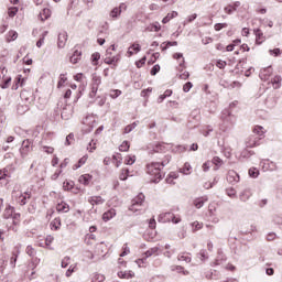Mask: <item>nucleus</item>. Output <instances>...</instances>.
Here are the masks:
<instances>
[{
    "mask_svg": "<svg viewBox=\"0 0 282 282\" xmlns=\"http://www.w3.org/2000/svg\"><path fill=\"white\" fill-rule=\"evenodd\" d=\"M147 173L150 177H152V182L158 184L160 180H162V167L160 166V162H152L147 165Z\"/></svg>",
    "mask_w": 282,
    "mask_h": 282,
    "instance_id": "obj_1",
    "label": "nucleus"
},
{
    "mask_svg": "<svg viewBox=\"0 0 282 282\" xmlns=\"http://www.w3.org/2000/svg\"><path fill=\"white\" fill-rule=\"evenodd\" d=\"M220 119L223 120V124H220L221 131H226V129L234 127L235 122H237V117L229 109L223 110Z\"/></svg>",
    "mask_w": 282,
    "mask_h": 282,
    "instance_id": "obj_2",
    "label": "nucleus"
},
{
    "mask_svg": "<svg viewBox=\"0 0 282 282\" xmlns=\"http://www.w3.org/2000/svg\"><path fill=\"white\" fill-rule=\"evenodd\" d=\"M12 197L20 206H25L28 199H31L32 194L30 192H21L19 189H13Z\"/></svg>",
    "mask_w": 282,
    "mask_h": 282,
    "instance_id": "obj_3",
    "label": "nucleus"
},
{
    "mask_svg": "<svg viewBox=\"0 0 282 282\" xmlns=\"http://www.w3.org/2000/svg\"><path fill=\"white\" fill-rule=\"evenodd\" d=\"M84 133H91L94 131V127H96V117L93 115L86 116L82 121Z\"/></svg>",
    "mask_w": 282,
    "mask_h": 282,
    "instance_id": "obj_4",
    "label": "nucleus"
},
{
    "mask_svg": "<svg viewBox=\"0 0 282 282\" xmlns=\"http://www.w3.org/2000/svg\"><path fill=\"white\" fill-rule=\"evenodd\" d=\"M144 194H139L137 197H134L132 199V203L129 207V210H131V213H138L139 210H142L143 205H144Z\"/></svg>",
    "mask_w": 282,
    "mask_h": 282,
    "instance_id": "obj_5",
    "label": "nucleus"
},
{
    "mask_svg": "<svg viewBox=\"0 0 282 282\" xmlns=\"http://www.w3.org/2000/svg\"><path fill=\"white\" fill-rule=\"evenodd\" d=\"M159 221H162L163 224H166L169 221H172V224H180L182 221V218L180 216H175V214L167 212L159 215Z\"/></svg>",
    "mask_w": 282,
    "mask_h": 282,
    "instance_id": "obj_6",
    "label": "nucleus"
},
{
    "mask_svg": "<svg viewBox=\"0 0 282 282\" xmlns=\"http://www.w3.org/2000/svg\"><path fill=\"white\" fill-rule=\"evenodd\" d=\"M101 84H102V78L98 75H93L89 98H96V94H98V88L100 87Z\"/></svg>",
    "mask_w": 282,
    "mask_h": 282,
    "instance_id": "obj_7",
    "label": "nucleus"
},
{
    "mask_svg": "<svg viewBox=\"0 0 282 282\" xmlns=\"http://www.w3.org/2000/svg\"><path fill=\"white\" fill-rule=\"evenodd\" d=\"M32 141H30V139H26L22 142V145L20 148V155L23 160H25V158L28 155H30V153H32Z\"/></svg>",
    "mask_w": 282,
    "mask_h": 282,
    "instance_id": "obj_8",
    "label": "nucleus"
},
{
    "mask_svg": "<svg viewBox=\"0 0 282 282\" xmlns=\"http://www.w3.org/2000/svg\"><path fill=\"white\" fill-rule=\"evenodd\" d=\"M0 80L3 82V84H1L0 87L2 89H8V85H10L12 78L8 77V68H6V66L0 67Z\"/></svg>",
    "mask_w": 282,
    "mask_h": 282,
    "instance_id": "obj_9",
    "label": "nucleus"
},
{
    "mask_svg": "<svg viewBox=\"0 0 282 282\" xmlns=\"http://www.w3.org/2000/svg\"><path fill=\"white\" fill-rule=\"evenodd\" d=\"M259 144H261V139L257 137V134H251L249 138L246 139V147L248 149L259 147Z\"/></svg>",
    "mask_w": 282,
    "mask_h": 282,
    "instance_id": "obj_10",
    "label": "nucleus"
},
{
    "mask_svg": "<svg viewBox=\"0 0 282 282\" xmlns=\"http://www.w3.org/2000/svg\"><path fill=\"white\" fill-rule=\"evenodd\" d=\"M263 171H278L279 166H276V163L270 160H262L260 162Z\"/></svg>",
    "mask_w": 282,
    "mask_h": 282,
    "instance_id": "obj_11",
    "label": "nucleus"
},
{
    "mask_svg": "<svg viewBox=\"0 0 282 282\" xmlns=\"http://www.w3.org/2000/svg\"><path fill=\"white\" fill-rule=\"evenodd\" d=\"M19 254H21V245H17L12 252V257L10 259L11 268H17V259H19Z\"/></svg>",
    "mask_w": 282,
    "mask_h": 282,
    "instance_id": "obj_12",
    "label": "nucleus"
},
{
    "mask_svg": "<svg viewBox=\"0 0 282 282\" xmlns=\"http://www.w3.org/2000/svg\"><path fill=\"white\" fill-rule=\"evenodd\" d=\"M122 10H127V4L126 3H121L119 7L113 8L110 11V18L111 19H118V17H120V14H122Z\"/></svg>",
    "mask_w": 282,
    "mask_h": 282,
    "instance_id": "obj_13",
    "label": "nucleus"
},
{
    "mask_svg": "<svg viewBox=\"0 0 282 282\" xmlns=\"http://www.w3.org/2000/svg\"><path fill=\"white\" fill-rule=\"evenodd\" d=\"M240 177L239 174L237 172H235V170H230L227 173V182L229 184H237L239 182Z\"/></svg>",
    "mask_w": 282,
    "mask_h": 282,
    "instance_id": "obj_14",
    "label": "nucleus"
},
{
    "mask_svg": "<svg viewBox=\"0 0 282 282\" xmlns=\"http://www.w3.org/2000/svg\"><path fill=\"white\" fill-rule=\"evenodd\" d=\"M88 202L91 204V206H102V204H105L102 196H91L88 198Z\"/></svg>",
    "mask_w": 282,
    "mask_h": 282,
    "instance_id": "obj_15",
    "label": "nucleus"
},
{
    "mask_svg": "<svg viewBox=\"0 0 282 282\" xmlns=\"http://www.w3.org/2000/svg\"><path fill=\"white\" fill-rule=\"evenodd\" d=\"M253 135H256L260 140H263V138H265V128L261 126H256L253 128Z\"/></svg>",
    "mask_w": 282,
    "mask_h": 282,
    "instance_id": "obj_16",
    "label": "nucleus"
},
{
    "mask_svg": "<svg viewBox=\"0 0 282 282\" xmlns=\"http://www.w3.org/2000/svg\"><path fill=\"white\" fill-rule=\"evenodd\" d=\"M272 76V67H267L260 70L259 77L261 80H268Z\"/></svg>",
    "mask_w": 282,
    "mask_h": 282,
    "instance_id": "obj_17",
    "label": "nucleus"
},
{
    "mask_svg": "<svg viewBox=\"0 0 282 282\" xmlns=\"http://www.w3.org/2000/svg\"><path fill=\"white\" fill-rule=\"evenodd\" d=\"M250 197H252V189L251 188L243 189L239 195L240 202H248V199H250Z\"/></svg>",
    "mask_w": 282,
    "mask_h": 282,
    "instance_id": "obj_18",
    "label": "nucleus"
},
{
    "mask_svg": "<svg viewBox=\"0 0 282 282\" xmlns=\"http://www.w3.org/2000/svg\"><path fill=\"white\" fill-rule=\"evenodd\" d=\"M206 202H208V196H202V197L195 198L193 204L195 208H203Z\"/></svg>",
    "mask_w": 282,
    "mask_h": 282,
    "instance_id": "obj_19",
    "label": "nucleus"
},
{
    "mask_svg": "<svg viewBox=\"0 0 282 282\" xmlns=\"http://www.w3.org/2000/svg\"><path fill=\"white\" fill-rule=\"evenodd\" d=\"M93 176L89 174H83L79 176L78 182L79 184H83L84 186H89V183L91 182Z\"/></svg>",
    "mask_w": 282,
    "mask_h": 282,
    "instance_id": "obj_20",
    "label": "nucleus"
},
{
    "mask_svg": "<svg viewBox=\"0 0 282 282\" xmlns=\"http://www.w3.org/2000/svg\"><path fill=\"white\" fill-rule=\"evenodd\" d=\"M113 217H116V209H113V208L105 212L102 215V219L105 221H111V219H113Z\"/></svg>",
    "mask_w": 282,
    "mask_h": 282,
    "instance_id": "obj_21",
    "label": "nucleus"
},
{
    "mask_svg": "<svg viewBox=\"0 0 282 282\" xmlns=\"http://www.w3.org/2000/svg\"><path fill=\"white\" fill-rule=\"evenodd\" d=\"M170 147H171V144L158 143L154 147L153 151H154V153H164V151H166Z\"/></svg>",
    "mask_w": 282,
    "mask_h": 282,
    "instance_id": "obj_22",
    "label": "nucleus"
},
{
    "mask_svg": "<svg viewBox=\"0 0 282 282\" xmlns=\"http://www.w3.org/2000/svg\"><path fill=\"white\" fill-rule=\"evenodd\" d=\"M57 213H69V205L65 202H61L56 205Z\"/></svg>",
    "mask_w": 282,
    "mask_h": 282,
    "instance_id": "obj_23",
    "label": "nucleus"
},
{
    "mask_svg": "<svg viewBox=\"0 0 282 282\" xmlns=\"http://www.w3.org/2000/svg\"><path fill=\"white\" fill-rule=\"evenodd\" d=\"M65 43H67V34L65 32L59 33L58 40H57V45L59 48L65 47Z\"/></svg>",
    "mask_w": 282,
    "mask_h": 282,
    "instance_id": "obj_24",
    "label": "nucleus"
},
{
    "mask_svg": "<svg viewBox=\"0 0 282 282\" xmlns=\"http://www.w3.org/2000/svg\"><path fill=\"white\" fill-rule=\"evenodd\" d=\"M160 252H162V249H160V247H153L150 248L144 256L149 259V257H153V254H155L156 257L160 254Z\"/></svg>",
    "mask_w": 282,
    "mask_h": 282,
    "instance_id": "obj_25",
    "label": "nucleus"
},
{
    "mask_svg": "<svg viewBox=\"0 0 282 282\" xmlns=\"http://www.w3.org/2000/svg\"><path fill=\"white\" fill-rule=\"evenodd\" d=\"M140 50H142V46H140V44L138 43H133L129 50H128V54L129 56H133V53L134 54H138V52H140Z\"/></svg>",
    "mask_w": 282,
    "mask_h": 282,
    "instance_id": "obj_26",
    "label": "nucleus"
},
{
    "mask_svg": "<svg viewBox=\"0 0 282 282\" xmlns=\"http://www.w3.org/2000/svg\"><path fill=\"white\" fill-rule=\"evenodd\" d=\"M254 34H256V43L258 45H261V43H263V41H265V37H263V32H261L260 29H256Z\"/></svg>",
    "mask_w": 282,
    "mask_h": 282,
    "instance_id": "obj_27",
    "label": "nucleus"
},
{
    "mask_svg": "<svg viewBox=\"0 0 282 282\" xmlns=\"http://www.w3.org/2000/svg\"><path fill=\"white\" fill-rule=\"evenodd\" d=\"M12 215H14V207L8 205L3 212L2 217L4 219H10V217H12Z\"/></svg>",
    "mask_w": 282,
    "mask_h": 282,
    "instance_id": "obj_28",
    "label": "nucleus"
},
{
    "mask_svg": "<svg viewBox=\"0 0 282 282\" xmlns=\"http://www.w3.org/2000/svg\"><path fill=\"white\" fill-rule=\"evenodd\" d=\"M52 17V10L45 8L42 12H40V19L41 21H47Z\"/></svg>",
    "mask_w": 282,
    "mask_h": 282,
    "instance_id": "obj_29",
    "label": "nucleus"
},
{
    "mask_svg": "<svg viewBox=\"0 0 282 282\" xmlns=\"http://www.w3.org/2000/svg\"><path fill=\"white\" fill-rule=\"evenodd\" d=\"M119 279H133L135 276V273L132 271H120L118 272Z\"/></svg>",
    "mask_w": 282,
    "mask_h": 282,
    "instance_id": "obj_30",
    "label": "nucleus"
},
{
    "mask_svg": "<svg viewBox=\"0 0 282 282\" xmlns=\"http://www.w3.org/2000/svg\"><path fill=\"white\" fill-rule=\"evenodd\" d=\"M118 61H120V55H116L112 57L108 56L104 59V63H106V65H116Z\"/></svg>",
    "mask_w": 282,
    "mask_h": 282,
    "instance_id": "obj_31",
    "label": "nucleus"
},
{
    "mask_svg": "<svg viewBox=\"0 0 282 282\" xmlns=\"http://www.w3.org/2000/svg\"><path fill=\"white\" fill-rule=\"evenodd\" d=\"M171 270L172 272H178V274H184L185 276L189 274V272L185 271L184 267L182 265H172Z\"/></svg>",
    "mask_w": 282,
    "mask_h": 282,
    "instance_id": "obj_32",
    "label": "nucleus"
},
{
    "mask_svg": "<svg viewBox=\"0 0 282 282\" xmlns=\"http://www.w3.org/2000/svg\"><path fill=\"white\" fill-rule=\"evenodd\" d=\"M88 156L84 155L82 159H79L78 163L73 165V171H78V169H80V166H84V164L87 163Z\"/></svg>",
    "mask_w": 282,
    "mask_h": 282,
    "instance_id": "obj_33",
    "label": "nucleus"
},
{
    "mask_svg": "<svg viewBox=\"0 0 282 282\" xmlns=\"http://www.w3.org/2000/svg\"><path fill=\"white\" fill-rule=\"evenodd\" d=\"M281 80H282V78H281V76L280 75H276L273 79H272V87H273V89H280V87H281Z\"/></svg>",
    "mask_w": 282,
    "mask_h": 282,
    "instance_id": "obj_34",
    "label": "nucleus"
},
{
    "mask_svg": "<svg viewBox=\"0 0 282 282\" xmlns=\"http://www.w3.org/2000/svg\"><path fill=\"white\" fill-rule=\"evenodd\" d=\"M80 56H82V53L79 51H75L70 56V63H73V65H76V63L80 61Z\"/></svg>",
    "mask_w": 282,
    "mask_h": 282,
    "instance_id": "obj_35",
    "label": "nucleus"
},
{
    "mask_svg": "<svg viewBox=\"0 0 282 282\" xmlns=\"http://www.w3.org/2000/svg\"><path fill=\"white\" fill-rule=\"evenodd\" d=\"M147 259L149 258L143 253V257L141 259L135 260L138 268H144L149 263Z\"/></svg>",
    "mask_w": 282,
    "mask_h": 282,
    "instance_id": "obj_36",
    "label": "nucleus"
},
{
    "mask_svg": "<svg viewBox=\"0 0 282 282\" xmlns=\"http://www.w3.org/2000/svg\"><path fill=\"white\" fill-rule=\"evenodd\" d=\"M177 14H178L177 11H172L171 13H167V15L163 18L162 23L164 24L169 23V21H171L172 19H175Z\"/></svg>",
    "mask_w": 282,
    "mask_h": 282,
    "instance_id": "obj_37",
    "label": "nucleus"
},
{
    "mask_svg": "<svg viewBox=\"0 0 282 282\" xmlns=\"http://www.w3.org/2000/svg\"><path fill=\"white\" fill-rule=\"evenodd\" d=\"M177 260L178 261H185V263H191V261H192L189 253H181V254H178Z\"/></svg>",
    "mask_w": 282,
    "mask_h": 282,
    "instance_id": "obj_38",
    "label": "nucleus"
},
{
    "mask_svg": "<svg viewBox=\"0 0 282 282\" xmlns=\"http://www.w3.org/2000/svg\"><path fill=\"white\" fill-rule=\"evenodd\" d=\"M20 98L22 100H25L26 102H30V100H32V95L28 90H22L20 94Z\"/></svg>",
    "mask_w": 282,
    "mask_h": 282,
    "instance_id": "obj_39",
    "label": "nucleus"
},
{
    "mask_svg": "<svg viewBox=\"0 0 282 282\" xmlns=\"http://www.w3.org/2000/svg\"><path fill=\"white\" fill-rule=\"evenodd\" d=\"M191 171H193L191 163H185L183 169H181V173H183V175H191Z\"/></svg>",
    "mask_w": 282,
    "mask_h": 282,
    "instance_id": "obj_40",
    "label": "nucleus"
},
{
    "mask_svg": "<svg viewBox=\"0 0 282 282\" xmlns=\"http://www.w3.org/2000/svg\"><path fill=\"white\" fill-rule=\"evenodd\" d=\"M72 108L68 109L67 111V108H64L63 111H62V118L63 120H69L72 118Z\"/></svg>",
    "mask_w": 282,
    "mask_h": 282,
    "instance_id": "obj_41",
    "label": "nucleus"
},
{
    "mask_svg": "<svg viewBox=\"0 0 282 282\" xmlns=\"http://www.w3.org/2000/svg\"><path fill=\"white\" fill-rule=\"evenodd\" d=\"M177 177H180V174H177L176 172H171L166 178L167 184H175L173 180H177Z\"/></svg>",
    "mask_w": 282,
    "mask_h": 282,
    "instance_id": "obj_42",
    "label": "nucleus"
},
{
    "mask_svg": "<svg viewBox=\"0 0 282 282\" xmlns=\"http://www.w3.org/2000/svg\"><path fill=\"white\" fill-rule=\"evenodd\" d=\"M19 39V33L17 31H9L7 41L10 43L11 41H17Z\"/></svg>",
    "mask_w": 282,
    "mask_h": 282,
    "instance_id": "obj_43",
    "label": "nucleus"
},
{
    "mask_svg": "<svg viewBox=\"0 0 282 282\" xmlns=\"http://www.w3.org/2000/svg\"><path fill=\"white\" fill-rule=\"evenodd\" d=\"M51 228H52V230H59L61 229V218H55L53 221H51Z\"/></svg>",
    "mask_w": 282,
    "mask_h": 282,
    "instance_id": "obj_44",
    "label": "nucleus"
},
{
    "mask_svg": "<svg viewBox=\"0 0 282 282\" xmlns=\"http://www.w3.org/2000/svg\"><path fill=\"white\" fill-rule=\"evenodd\" d=\"M124 164H127L128 166H132V164H135V155L130 154L126 156Z\"/></svg>",
    "mask_w": 282,
    "mask_h": 282,
    "instance_id": "obj_45",
    "label": "nucleus"
},
{
    "mask_svg": "<svg viewBox=\"0 0 282 282\" xmlns=\"http://www.w3.org/2000/svg\"><path fill=\"white\" fill-rule=\"evenodd\" d=\"M109 96H110V98L116 100V98H119V96H122V90H120V89H112V90H110Z\"/></svg>",
    "mask_w": 282,
    "mask_h": 282,
    "instance_id": "obj_46",
    "label": "nucleus"
},
{
    "mask_svg": "<svg viewBox=\"0 0 282 282\" xmlns=\"http://www.w3.org/2000/svg\"><path fill=\"white\" fill-rule=\"evenodd\" d=\"M47 34H48L47 31H44V32L41 34L40 40L36 42V47H43V44L45 43V36H47Z\"/></svg>",
    "mask_w": 282,
    "mask_h": 282,
    "instance_id": "obj_47",
    "label": "nucleus"
},
{
    "mask_svg": "<svg viewBox=\"0 0 282 282\" xmlns=\"http://www.w3.org/2000/svg\"><path fill=\"white\" fill-rule=\"evenodd\" d=\"M19 12V8L17 7H10L8 9V17H10V19H14V17H17V13Z\"/></svg>",
    "mask_w": 282,
    "mask_h": 282,
    "instance_id": "obj_48",
    "label": "nucleus"
},
{
    "mask_svg": "<svg viewBox=\"0 0 282 282\" xmlns=\"http://www.w3.org/2000/svg\"><path fill=\"white\" fill-rule=\"evenodd\" d=\"M173 58H174L175 61H181V62H180V67H184V54H182V53H175V54L173 55Z\"/></svg>",
    "mask_w": 282,
    "mask_h": 282,
    "instance_id": "obj_49",
    "label": "nucleus"
},
{
    "mask_svg": "<svg viewBox=\"0 0 282 282\" xmlns=\"http://www.w3.org/2000/svg\"><path fill=\"white\" fill-rule=\"evenodd\" d=\"M65 83H67V76L65 74H61L59 80L57 83L58 89H61V87H64Z\"/></svg>",
    "mask_w": 282,
    "mask_h": 282,
    "instance_id": "obj_50",
    "label": "nucleus"
},
{
    "mask_svg": "<svg viewBox=\"0 0 282 282\" xmlns=\"http://www.w3.org/2000/svg\"><path fill=\"white\" fill-rule=\"evenodd\" d=\"M91 282H105V276L100 273H95L91 278Z\"/></svg>",
    "mask_w": 282,
    "mask_h": 282,
    "instance_id": "obj_51",
    "label": "nucleus"
},
{
    "mask_svg": "<svg viewBox=\"0 0 282 282\" xmlns=\"http://www.w3.org/2000/svg\"><path fill=\"white\" fill-rule=\"evenodd\" d=\"M127 177H129V169H122L121 173L119 174V180L124 182V180H127Z\"/></svg>",
    "mask_w": 282,
    "mask_h": 282,
    "instance_id": "obj_52",
    "label": "nucleus"
},
{
    "mask_svg": "<svg viewBox=\"0 0 282 282\" xmlns=\"http://www.w3.org/2000/svg\"><path fill=\"white\" fill-rule=\"evenodd\" d=\"M130 148H131V145L129 144V141H123L119 145V151L127 152V151H129Z\"/></svg>",
    "mask_w": 282,
    "mask_h": 282,
    "instance_id": "obj_53",
    "label": "nucleus"
},
{
    "mask_svg": "<svg viewBox=\"0 0 282 282\" xmlns=\"http://www.w3.org/2000/svg\"><path fill=\"white\" fill-rule=\"evenodd\" d=\"M212 164H214L216 166L214 170L217 171L219 169V166H221L223 161H221V159H219V156H215L212 161Z\"/></svg>",
    "mask_w": 282,
    "mask_h": 282,
    "instance_id": "obj_54",
    "label": "nucleus"
},
{
    "mask_svg": "<svg viewBox=\"0 0 282 282\" xmlns=\"http://www.w3.org/2000/svg\"><path fill=\"white\" fill-rule=\"evenodd\" d=\"M228 28V23H216L214 25L215 32H221V30Z\"/></svg>",
    "mask_w": 282,
    "mask_h": 282,
    "instance_id": "obj_55",
    "label": "nucleus"
},
{
    "mask_svg": "<svg viewBox=\"0 0 282 282\" xmlns=\"http://www.w3.org/2000/svg\"><path fill=\"white\" fill-rule=\"evenodd\" d=\"M226 194L228 195V197H231V199H235V197H237V191L232 187L227 188Z\"/></svg>",
    "mask_w": 282,
    "mask_h": 282,
    "instance_id": "obj_56",
    "label": "nucleus"
},
{
    "mask_svg": "<svg viewBox=\"0 0 282 282\" xmlns=\"http://www.w3.org/2000/svg\"><path fill=\"white\" fill-rule=\"evenodd\" d=\"M135 127H138V122H133L131 124H128L126 128H124V131L123 133H131V131H133V129H135Z\"/></svg>",
    "mask_w": 282,
    "mask_h": 282,
    "instance_id": "obj_57",
    "label": "nucleus"
},
{
    "mask_svg": "<svg viewBox=\"0 0 282 282\" xmlns=\"http://www.w3.org/2000/svg\"><path fill=\"white\" fill-rule=\"evenodd\" d=\"M249 175L253 178L259 177V170H257V167L249 169Z\"/></svg>",
    "mask_w": 282,
    "mask_h": 282,
    "instance_id": "obj_58",
    "label": "nucleus"
},
{
    "mask_svg": "<svg viewBox=\"0 0 282 282\" xmlns=\"http://www.w3.org/2000/svg\"><path fill=\"white\" fill-rule=\"evenodd\" d=\"M29 213L34 214L36 213V200H32L28 208Z\"/></svg>",
    "mask_w": 282,
    "mask_h": 282,
    "instance_id": "obj_59",
    "label": "nucleus"
},
{
    "mask_svg": "<svg viewBox=\"0 0 282 282\" xmlns=\"http://www.w3.org/2000/svg\"><path fill=\"white\" fill-rule=\"evenodd\" d=\"M169 162H171V155H165L164 160H162L160 162V166L164 167V166L169 165Z\"/></svg>",
    "mask_w": 282,
    "mask_h": 282,
    "instance_id": "obj_60",
    "label": "nucleus"
},
{
    "mask_svg": "<svg viewBox=\"0 0 282 282\" xmlns=\"http://www.w3.org/2000/svg\"><path fill=\"white\" fill-rule=\"evenodd\" d=\"M270 56H281V48L269 50Z\"/></svg>",
    "mask_w": 282,
    "mask_h": 282,
    "instance_id": "obj_61",
    "label": "nucleus"
},
{
    "mask_svg": "<svg viewBox=\"0 0 282 282\" xmlns=\"http://www.w3.org/2000/svg\"><path fill=\"white\" fill-rule=\"evenodd\" d=\"M191 89H193V83L187 82L184 86H183V91L185 94H188V91H191Z\"/></svg>",
    "mask_w": 282,
    "mask_h": 282,
    "instance_id": "obj_62",
    "label": "nucleus"
},
{
    "mask_svg": "<svg viewBox=\"0 0 282 282\" xmlns=\"http://www.w3.org/2000/svg\"><path fill=\"white\" fill-rule=\"evenodd\" d=\"M63 188H64V191H72L74 188V183L73 182H64Z\"/></svg>",
    "mask_w": 282,
    "mask_h": 282,
    "instance_id": "obj_63",
    "label": "nucleus"
},
{
    "mask_svg": "<svg viewBox=\"0 0 282 282\" xmlns=\"http://www.w3.org/2000/svg\"><path fill=\"white\" fill-rule=\"evenodd\" d=\"M69 261H70V258H69V257H65V258L62 260L61 267H62V268H67V265H69Z\"/></svg>",
    "mask_w": 282,
    "mask_h": 282,
    "instance_id": "obj_64",
    "label": "nucleus"
}]
</instances>
